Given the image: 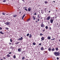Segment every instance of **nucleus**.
<instances>
[{"label": "nucleus", "instance_id": "f704fd0d", "mask_svg": "<svg viewBox=\"0 0 60 60\" xmlns=\"http://www.w3.org/2000/svg\"><path fill=\"white\" fill-rule=\"evenodd\" d=\"M19 42H18L16 43H15V44H19Z\"/></svg>", "mask_w": 60, "mask_h": 60}, {"label": "nucleus", "instance_id": "6e6d98bb", "mask_svg": "<svg viewBox=\"0 0 60 60\" xmlns=\"http://www.w3.org/2000/svg\"><path fill=\"white\" fill-rule=\"evenodd\" d=\"M30 20V19H28V20H27V21H28V20Z\"/></svg>", "mask_w": 60, "mask_h": 60}, {"label": "nucleus", "instance_id": "09e8293b", "mask_svg": "<svg viewBox=\"0 0 60 60\" xmlns=\"http://www.w3.org/2000/svg\"><path fill=\"white\" fill-rule=\"evenodd\" d=\"M22 1H23V2H25V0H21Z\"/></svg>", "mask_w": 60, "mask_h": 60}, {"label": "nucleus", "instance_id": "ddd939ff", "mask_svg": "<svg viewBox=\"0 0 60 60\" xmlns=\"http://www.w3.org/2000/svg\"><path fill=\"white\" fill-rule=\"evenodd\" d=\"M7 56L8 57H9L11 56V55H10L9 54H8L7 55Z\"/></svg>", "mask_w": 60, "mask_h": 60}, {"label": "nucleus", "instance_id": "1a4fd4ad", "mask_svg": "<svg viewBox=\"0 0 60 60\" xmlns=\"http://www.w3.org/2000/svg\"><path fill=\"white\" fill-rule=\"evenodd\" d=\"M44 11H45V13H46V12H47V8H45L44 9Z\"/></svg>", "mask_w": 60, "mask_h": 60}, {"label": "nucleus", "instance_id": "bf43d9fd", "mask_svg": "<svg viewBox=\"0 0 60 60\" xmlns=\"http://www.w3.org/2000/svg\"><path fill=\"white\" fill-rule=\"evenodd\" d=\"M54 3H55V1H53Z\"/></svg>", "mask_w": 60, "mask_h": 60}, {"label": "nucleus", "instance_id": "774afa93", "mask_svg": "<svg viewBox=\"0 0 60 60\" xmlns=\"http://www.w3.org/2000/svg\"><path fill=\"white\" fill-rule=\"evenodd\" d=\"M47 11H48V10H47Z\"/></svg>", "mask_w": 60, "mask_h": 60}, {"label": "nucleus", "instance_id": "4d7b16f0", "mask_svg": "<svg viewBox=\"0 0 60 60\" xmlns=\"http://www.w3.org/2000/svg\"><path fill=\"white\" fill-rule=\"evenodd\" d=\"M50 11H49V13H50Z\"/></svg>", "mask_w": 60, "mask_h": 60}, {"label": "nucleus", "instance_id": "393cba45", "mask_svg": "<svg viewBox=\"0 0 60 60\" xmlns=\"http://www.w3.org/2000/svg\"><path fill=\"white\" fill-rule=\"evenodd\" d=\"M55 40V38H53V39H51V41H54V40Z\"/></svg>", "mask_w": 60, "mask_h": 60}, {"label": "nucleus", "instance_id": "c85d7f7f", "mask_svg": "<svg viewBox=\"0 0 60 60\" xmlns=\"http://www.w3.org/2000/svg\"><path fill=\"white\" fill-rule=\"evenodd\" d=\"M13 58L14 59H15V58H16V56H15V55H14V56Z\"/></svg>", "mask_w": 60, "mask_h": 60}, {"label": "nucleus", "instance_id": "cd10ccee", "mask_svg": "<svg viewBox=\"0 0 60 60\" xmlns=\"http://www.w3.org/2000/svg\"><path fill=\"white\" fill-rule=\"evenodd\" d=\"M29 33L27 34L26 35V36H29Z\"/></svg>", "mask_w": 60, "mask_h": 60}, {"label": "nucleus", "instance_id": "052dcab7", "mask_svg": "<svg viewBox=\"0 0 60 60\" xmlns=\"http://www.w3.org/2000/svg\"><path fill=\"white\" fill-rule=\"evenodd\" d=\"M0 60H3V59H0Z\"/></svg>", "mask_w": 60, "mask_h": 60}, {"label": "nucleus", "instance_id": "dca6fc26", "mask_svg": "<svg viewBox=\"0 0 60 60\" xmlns=\"http://www.w3.org/2000/svg\"><path fill=\"white\" fill-rule=\"evenodd\" d=\"M55 50L56 51H58V48L57 47L55 48Z\"/></svg>", "mask_w": 60, "mask_h": 60}, {"label": "nucleus", "instance_id": "13d9d810", "mask_svg": "<svg viewBox=\"0 0 60 60\" xmlns=\"http://www.w3.org/2000/svg\"><path fill=\"white\" fill-rule=\"evenodd\" d=\"M56 11H57V10H56Z\"/></svg>", "mask_w": 60, "mask_h": 60}, {"label": "nucleus", "instance_id": "e2e57ef3", "mask_svg": "<svg viewBox=\"0 0 60 60\" xmlns=\"http://www.w3.org/2000/svg\"><path fill=\"white\" fill-rule=\"evenodd\" d=\"M42 35H43V34H42Z\"/></svg>", "mask_w": 60, "mask_h": 60}, {"label": "nucleus", "instance_id": "b1692460", "mask_svg": "<svg viewBox=\"0 0 60 60\" xmlns=\"http://www.w3.org/2000/svg\"><path fill=\"white\" fill-rule=\"evenodd\" d=\"M33 45H36L35 43L34 42H33Z\"/></svg>", "mask_w": 60, "mask_h": 60}, {"label": "nucleus", "instance_id": "ea45409f", "mask_svg": "<svg viewBox=\"0 0 60 60\" xmlns=\"http://www.w3.org/2000/svg\"><path fill=\"white\" fill-rule=\"evenodd\" d=\"M2 27H0V30H2Z\"/></svg>", "mask_w": 60, "mask_h": 60}, {"label": "nucleus", "instance_id": "a18cd8bd", "mask_svg": "<svg viewBox=\"0 0 60 60\" xmlns=\"http://www.w3.org/2000/svg\"><path fill=\"white\" fill-rule=\"evenodd\" d=\"M9 45H11V43L10 42L9 43Z\"/></svg>", "mask_w": 60, "mask_h": 60}, {"label": "nucleus", "instance_id": "3c124183", "mask_svg": "<svg viewBox=\"0 0 60 60\" xmlns=\"http://www.w3.org/2000/svg\"><path fill=\"white\" fill-rule=\"evenodd\" d=\"M36 23H37L38 22L37 21H36Z\"/></svg>", "mask_w": 60, "mask_h": 60}, {"label": "nucleus", "instance_id": "58836bf2", "mask_svg": "<svg viewBox=\"0 0 60 60\" xmlns=\"http://www.w3.org/2000/svg\"><path fill=\"white\" fill-rule=\"evenodd\" d=\"M36 14H37L36 13H35V14H34L33 15H36Z\"/></svg>", "mask_w": 60, "mask_h": 60}, {"label": "nucleus", "instance_id": "bb28decb", "mask_svg": "<svg viewBox=\"0 0 60 60\" xmlns=\"http://www.w3.org/2000/svg\"><path fill=\"white\" fill-rule=\"evenodd\" d=\"M45 4H47V3H48V2L47 1H45Z\"/></svg>", "mask_w": 60, "mask_h": 60}, {"label": "nucleus", "instance_id": "0eeeda50", "mask_svg": "<svg viewBox=\"0 0 60 60\" xmlns=\"http://www.w3.org/2000/svg\"><path fill=\"white\" fill-rule=\"evenodd\" d=\"M38 19H40L41 18V16H40L39 15H38L37 16Z\"/></svg>", "mask_w": 60, "mask_h": 60}, {"label": "nucleus", "instance_id": "a211bd4d", "mask_svg": "<svg viewBox=\"0 0 60 60\" xmlns=\"http://www.w3.org/2000/svg\"><path fill=\"white\" fill-rule=\"evenodd\" d=\"M28 11H31V9L28 8Z\"/></svg>", "mask_w": 60, "mask_h": 60}, {"label": "nucleus", "instance_id": "a19ab883", "mask_svg": "<svg viewBox=\"0 0 60 60\" xmlns=\"http://www.w3.org/2000/svg\"><path fill=\"white\" fill-rule=\"evenodd\" d=\"M41 13L42 14H43V12L42 11L41 12Z\"/></svg>", "mask_w": 60, "mask_h": 60}, {"label": "nucleus", "instance_id": "7c9ffc66", "mask_svg": "<svg viewBox=\"0 0 60 60\" xmlns=\"http://www.w3.org/2000/svg\"><path fill=\"white\" fill-rule=\"evenodd\" d=\"M6 0H4L3 1V2H4V3H5V2H6Z\"/></svg>", "mask_w": 60, "mask_h": 60}, {"label": "nucleus", "instance_id": "864d4df0", "mask_svg": "<svg viewBox=\"0 0 60 60\" xmlns=\"http://www.w3.org/2000/svg\"><path fill=\"white\" fill-rule=\"evenodd\" d=\"M57 25H58V23H57Z\"/></svg>", "mask_w": 60, "mask_h": 60}, {"label": "nucleus", "instance_id": "4be33fe9", "mask_svg": "<svg viewBox=\"0 0 60 60\" xmlns=\"http://www.w3.org/2000/svg\"><path fill=\"white\" fill-rule=\"evenodd\" d=\"M48 50L49 51H50V50H51V49L50 48H49L48 49Z\"/></svg>", "mask_w": 60, "mask_h": 60}, {"label": "nucleus", "instance_id": "c9c22d12", "mask_svg": "<svg viewBox=\"0 0 60 60\" xmlns=\"http://www.w3.org/2000/svg\"><path fill=\"white\" fill-rule=\"evenodd\" d=\"M2 14L3 15H5V13H3Z\"/></svg>", "mask_w": 60, "mask_h": 60}, {"label": "nucleus", "instance_id": "0e129e2a", "mask_svg": "<svg viewBox=\"0 0 60 60\" xmlns=\"http://www.w3.org/2000/svg\"><path fill=\"white\" fill-rule=\"evenodd\" d=\"M25 37H26V36L25 35Z\"/></svg>", "mask_w": 60, "mask_h": 60}, {"label": "nucleus", "instance_id": "c03bdc74", "mask_svg": "<svg viewBox=\"0 0 60 60\" xmlns=\"http://www.w3.org/2000/svg\"><path fill=\"white\" fill-rule=\"evenodd\" d=\"M45 30H43V32H44L45 31Z\"/></svg>", "mask_w": 60, "mask_h": 60}, {"label": "nucleus", "instance_id": "7ed1b4c3", "mask_svg": "<svg viewBox=\"0 0 60 60\" xmlns=\"http://www.w3.org/2000/svg\"><path fill=\"white\" fill-rule=\"evenodd\" d=\"M50 19V16H48V17L46 18V20H49V19Z\"/></svg>", "mask_w": 60, "mask_h": 60}, {"label": "nucleus", "instance_id": "6e6552de", "mask_svg": "<svg viewBox=\"0 0 60 60\" xmlns=\"http://www.w3.org/2000/svg\"><path fill=\"white\" fill-rule=\"evenodd\" d=\"M41 50H44V48L42 47L41 48Z\"/></svg>", "mask_w": 60, "mask_h": 60}, {"label": "nucleus", "instance_id": "aec40b11", "mask_svg": "<svg viewBox=\"0 0 60 60\" xmlns=\"http://www.w3.org/2000/svg\"><path fill=\"white\" fill-rule=\"evenodd\" d=\"M0 34H4V33H3V32H2V31H0Z\"/></svg>", "mask_w": 60, "mask_h": 60}, {"label": "nucleus", "instance_id": "f257e3e1", "mask_svg": "<svg viewBox=\"0 0 60 60\" xmlns=\"http://www.w3.org/2000/svg\"><path fill=\"white\" fill-rule=\"evenodd\" d=\"M54 54L56 56H59L60 55V52H55L54 53Z\"/></svg>", "mask_w": 60, "mask_h": 60}, {"label": "nucleus", "instance_id": "5701e85b", "mask_svg": "<svg viewBox=\"0 0 60 60\" xmlns=\"http://www.w3.org/2000/svg\"><path fill=\"white\" fill-rule=\"evenodd\" d=\"M18 51H19V52L20 51V49H19V48L18 49Z\"/></svg>", "mask_w": 60, "mask_h": 60}, {"label": "nucleus", "instance_id": "f03ea898", "mask_svg": "<svg viewBox=\"0 0 60 60\" xmlns=\"http://www.w3.org/2000/svg\"><path fill=\"white\" fill-rule=\"evenodd\" d=\"M5 24L7 26H9L10 24V22H4Z\"/></svg>", "mask_w": 60, "mask_h": 60}, {"label": "nucleus", "instance_id": "c756f323", "mask_svg": "<svg viewBox=\"0 0 60 60\" xmlns=\"http://www.w3.org/2000/svg\"><path fill=\"white\" fill-rule=\"evenodd\" d=\"M10 41L11 42H12V39H10Z\"/></svg>", "mask_w": 60, "mask_h": 60}, {"label": "nucleus", "instance_id": "37998d69", "mask_svg": "<svg viewBox=\"0 0 60 60\" xmlns=\"http://www.w3.org/2000/svg\"><path fill=\"white\" fill-rule=\"evenodd\" d=\"M11 54V52H9V54Z\"/></svg>", "mask_w": 60, "mask_h": 60}, {"label": "nucleus", "instance_id": "f3484780", "mask_svg": "<svg viewBox=\"0 0 60 60\" xmlns=\"http://www.w3.org/2000/svg\"><path fill=\"white\" fill-rule=\"evenodd\" d=\"M50 37H48L47 38V39H48L49 40H50Z\"/></svg>", "mask_w": 60, "mask_h": 60}, {"label": "nucleus", "instance_id": "6ab92c4d", "mask_svg": "<svg viewBox=\"0 0 60 60\" xmlns=\"http://www.w3.org/2000/svg\"><path fill=\"white\" fill-rule=\"evenodd\" d=\"M29 37V38H31L32 37V35L31 34H30V36Z\"/></svg>", "mask_w": 60, "mask_h": 60}, {"label": "nucleus", "instance_id": "5fc2aeb1", "mask_svg": "<svg viewBox=\"0 0 60 60\" xmlns=\"http://www.w3.org/2000/svg\"><path fill=\"white\" fill-rule=\"evenodd\" d=\"M4 59H6V58H4V57H3Z\"/></svg>", "mask_w": 60, "mask_h": 60}, {"label": "nucleus", "instance_id": "4468645a", "mask_svg": "<svg viewBox=\"0 0 60 60\" xmlns=\"http://www.w3.org/2000/svg\"><path fill=\"white\" fill-rule=\"evenodd\" d=\"M55 49L54 48H53L52 49V51H55Z\"/></svg>", "mask_w": 60, "mask_h": 60}, {"label": "nucleus", "instance_id": "39448f33", "mask_svg": "<svg viewBox=\"0 0 60 60\" xmlns=\"http://www.w3.org/2000/svg\"><path fill=\"white\" fill-rule=\"evenodd\" d=\"M23 40V38L21 37L18 40H19V41H21V40Z\"/></svg>", "mask_w": 60, "mask_h": 60}, {"label": "nucleus", "instance_id": "49530a36", "mask_svg": "<svg viewBox=\"0 0 60 60\" xmlns=\"http://www.w3.org/2000/svg\"><path fill=\"white\" fill-rule=\"evenodd\" d=\"M40 35L41 36V35H42V34L41 33L40 34Z\"/></svg>", "mask_w": 60, "mask_h": 60}, {"label": "nucleus", "instance_id": "338daca9", "mask_svg": "<svg viewBox=\"0 0 60 60\" xmlns=\"http://www.w3.org/2000/svg\"><path fill=\"white\" fill-rule=\"evenodd\" d=\"M25 7V8H26V7Z\"/></svg>", "mask_w": 60, "mask_h": 60}, {"label": "nucleus", "instance_id": "4c0bfd02", "mask_svg": "<svg viewBox=\"0 0 60 60\" xmlns=\"http://www.w3.org/2000/svg\"><path fill=\"white\" fill-rule=\"evenodd\" d=\"M56 59H57V60H58V59H59V58L58 57H57L56 58Z\"/></svg>", "mask_w": 60, "mask_h": 60}, {"label": "nucleus", "instance_id": "20e7f679", "mask_svg": "<svg viewBox=\"0 0 60 60\" xmlns=\"http://www.w3.org/2000/svg\"><path fill=\"white\" fill-rule=\"evenodd\" d=\"M40 26L42 27H44V24H43V22L41 23Z\"/></svg>", "mask_w": 60, "mask_h": 60}, {"label": "nucleus", "instance_id": "423d86ee", "mask_svg": "<svg viewBox=\"0 0 60 60\" xmlns=\"http://www.w3.org/2000/svg\"><path fill=\"white\" fill-rule=\"evenodd\" d=\"M53 20H54V19H51L50 20V22L51 23H53Z\"/></svg>", "mask_w": 60, "mask_h": 60}, {"label": "nucleus", "instance_id": "680f3d73", "mask_svg": "<svg viewBox=\"0 0 60 60\" xmlns=\"http://www.w3.org/2000/svg\"><path fill=\"white\" fill-rule=\"evenodd\" d=\"M6 15H8V14H6Z\"/></svg>", "mask_w": 60, "mask_h": 60}, {"label": "nucleus", "instance_id": "79ce46f5", "mask_svg": "<svg viewBox=\"0 0 60 60\" xmlns=\"http://www.w3.org/2000/svg\"><path fill=\"white\" fill-rule=\"evenodd\" d=\"M39 20H40V19H38V21H39Z\"/></svg>", "mask_w": 60, "mask_h": 60}, {"label": "nucleus", "instance_id": "473e14b6", "mask_svg": "<svg viewBox=\"0 0 60 60\" xmlns=\"http://www.w3.org/2000/svg\"><path fill=\"white\" fill-rule=\"evenodd\" d=\"M24 10H26V11H27V9L26 8H25L24 9Z\"/></svg>", "mask_w": 60, "mask_h": 60}, {"label": "nucleus", "instance_id": "e433bc0d", "mask_svg": "<svg viewBox=\"0 0 60 60\" xmlns=\"http://www.w3.org/2000/svg\"><path fill=\"white\" fill-rule=\"evenodd\" d=\"M12 48H13V46H11V47L10 49H12Z\"/></svg>", "mask_w": 60, "mask_h": 60}, {"label": "nucleus", "instance_id": "412c9836", "mask_svg": "<svg viewBox=\"0 0 60 60\" xmlns=\"http://www.w3.org/2000/svg\"><path fill=\"white\" fill-rule=\"evenodd\" d=\"M25 58V57H23L22 58V60H24Z\"/></svg>", "mask_w": 60, "mask_h": 60}, {"label": "nucleus", "instance_id": "72a5a7b5", "mask_svg": "<svg viewBox=\"0 0 60 60\" xmlns=\"http://www.w3.org/2000/svg\"><path fill=\"white\" fill-rule=\"evenodd\" d=\"M41 45V43H40L38 45V46H39V45Z\"/></svg>", "mask_w": 60, "mask_h": 60}, {"label": "nucleus", "instance_id": "2eb2a0df", "mask_svg": "<svg viewBox=\"0 0 60 60\" xmlns=\"http://www.w3.org/2000/svg\"><path fill=\"white\" fill-rule=\"evenodd\" d=\"M25 15H24L22 17V19H24V17H25Z\"/></svg>", "mask_w": 60, "mask_h": 60}, {"label": "nucleus", "instance_id": "9d476101", "mask_svg": "<svg viewBox=\"0 0 60 60\" xmlns=\"http://www.w3.org/2000/svg\"><path fill=\"white\" fill-rule=\"evenodd\" d=\"M41 39L42 41H43L44 40V37H42L41 38Z\"/></svg>", "mask_w": 60, "mask_h": 60}, {"label": "nucleus", "instance_id": "69168bd1", "mask_svg": "<svg viewBox=\"0 0 60 60\" xmlns=\"http://www.w3.org/2000/svg\"><path fill=\"white\" fill-rule=\"evenodd\" d=\"M59 41H60V39L59 40Z\"/></svg>", "mask_w": 60, "mask_h": 60}, {"label": "nucleus", "instance_id": "603ef678", "mask_svg": "<svg viewBox=\"0 0 60 60\" xmlns=\"http://www.w3.org/2000/svg\"><path fill=\"white\" fill-rule=\"evenodd\" d=\"M21 13V11H20V12H19V13H20H20Z\"/></svg>", "mask_w": 60, "mask_h": 60}, {"label": "nucleus", "instance_id": "8fccbe9b", "mask_svg": "<svg viewBox=\"0 0 60 60\" xmlns=\"http://www.w3.org/2000/svg\"><path fill=\"white\" fill-rule=\"evenodd\" d=\"M6 29H7V30H8V28H7Z\"/></svg>", "mask_w": 60, "mask_h": 60}, {"label": "nucleus", "instance_id": "a878e982", "mask_svg": "<svg viewBox=\"0 0 60 60\" xmlns=\"http://www.w3.org/2000/svg\"><path fill=\"white\" fill-rule=\"evenodd\" d=\"M44 52H45V53H47V52H48V51H44Z\"/></svg>", "mask_w": 60, "mask_h": 60}, {"label": "nucleus", "instance_id": "9b49d317", "mask_svg": "<svg viewBox=\"0 0 60 60\" xmlns=\"http://www.w3.org/2000/svg\"><path fill=\"white\" fill-rule=\"evenodd\" d=\"M17 15H15L13 16V17H15H15H17Z\"/></svg>", "mask_w": 60, "mask_h": 60}, {"label": "nucleus", "instance_id": "de8ad7c7", "mask_svg": "<svg viewBox=\"0 0 60 60\" xmlns=\"http://www.w3.org/2000/svg\"><path fill=\"white\" fill-rule=\"evenodd\" d=\"M49 29L50 30H51V28L50 27V28H49Z\"/></svg>", "mask_w": 60, "mask_h": 60}, {"label": "nucleus", "instance_id": "f8f14e48", "mask_svg": "<svg viewBox=\"0 0 60 60\" xmlns=\"http://www.w3.org/2000/svg\"><path fill=\"white\" fill-rule=\"evenodd\" d=\"M33 18L34 20H35V17H34V16H33Z\"/></svg>", "mask_w": 60, "mask_h": 60}, {"label": "nucleus", "instance_id": "2f4dec72", "mask_svg": "<svg viewBox=\"0 0 60 60\" xmlns=\"http://www.w3.org/2000/svg\"><path fill=\"white\" fill-rule=\"evenodd\" d=\"M48 27L47 26H46V27H45V28L46 29H48Z\"/></svg>", "mask_w": 60, "mask_h": 60}]
</instances>
